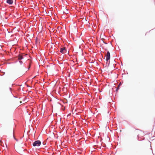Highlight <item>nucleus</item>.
Instances as JSON below:
<instances>
[{
  "mask_svg": "<svg viewBox=\"0 0 155 155\" xmlns=\"http://www.w3.org/2000/svg\"><path fill=\"white\" fill-rule=\"evenodd\" d=\"M61 13L64 14H68L69 13L68 9L66 8V7L65 6H63L61 7Z\"/></svg>",
  "mask_w": 155,
  "mask_h": 155,
  "instance_id": "1",
  "label": "nucleus"
},
{
  "mask_svg": "<svg viewBox=\"0 0 155 155\" xmlns=\"http://www.w3.org/2000/svg\"><path fill=\"white\" fill-rule=\"evenodd\" d=\"M41 144V142L40 140H36L32 144L34 147L39 146Z\"/></svg>",
  "mask_w": 155,
  "mask_h": 155,
  "instance_id": "2",
  "label": "nucleus"
},
{
  "mask_svg": "<svg viewBox=\"0 0 155 155\" xmlns=\"http://www.w3.org/2000/svg\"><path fill=\"white\" fill-rule=\"evenodd\" d=\"M106 60L108 61L110 58V53L109 51H107L105 55Z\"/></svg>",
  "mask_w": 155,
  "mask_h": 155,
  "instance_id": "3",
  "label": "nucleus"
},
{
  "mask_svg": "<svg viewBox=\"0 0 155 155\" xmlns=\"http://www.w3.org/2000/svg\"><path fill=\"white\" fill-rule=\"evenodd\" d=\"M6 2L9 5H12L13 3V0H7Z\"/></svg>",
  "mask_w": 155,
  "mask_h": 155,
  "instance_id": "4",
  "label": "nucleus"
},
{
  "mask_svg": "<svg viewBox=\"0 0 155 155\" xmlns=\"http://www.w3.org/2000/svg\"><path fill=\"white\" fill-rule=\"evenodd\" d=\"M66 50L64 48H61L60 52L62 53H64V51Z\"/></svg>",
  "mask_w": 155,
  "mask_h": 155,
  "instance_id": "5",
  "label": "nucleus"
},
{
  "mask_svg": "<svg viewBox=\"0 0 155 155\" xmlns=\"http://www.w3.org/2000/svg\"><path fill=\"white\" fill-rule=\"evenodd\" d=\"M23 56L21 55H19L18 56V59L19 60H21V59H23Z\"/></svg>",
  "mask_w": 155,
  "mask_h": 155,
  "instance_id": "6",
  "label": "nucleus"
},
{
  "mask_svg": "<svg viewBox=\"0 0 155 155\" xmlns=\"http://www.w3.org/2000/svg\"><path fill=\"white\" fill-rule=\"evenodd\" d=\"M19 62L20 63V64L21 65H22L23 64V62L22 61H21V60H19Z\"/></svg>",
  "mask_w": 155,
  "mask_h": 155,
  "instance_id": "7",
  "label": "nucleus"
},
{
  "mask_svg": "<svg viewBox=\"0 0 155 155\" xmlns=\"http://www.w3.org/2000/svg\"><path fill=\"white\" fill-rule=\"evenodd\" d=\"M101 97H100V96H99V99H101Z\"/></svg>",
  "mask_w": 155,
  "mask_h": 155,
  "instance_id": "8",
  "label": "nucleus"
},
{
  "mask_svg": "<svg viewBox=\"0 0 155 155\" xmlns=\"http://www.w3.org/2000/svg\"><path fill=\"white\" fill-rule=\"evenodd\" d=\"M99 91L100 92H101V91L99 89Z\"/></svg>",
  "mask_w": 155,
  "mask_h": 155,
  "instance_id": "9",
  "label": "nucleus"
},
{
  "mask_svg": "<svg viewBox=\"0 0 155 155\" xmlns=\"http://www.w3.org/2000/svg\"><path fill=\"white\" fill-rule=\"evenodd\" d=\"M120 84H119L118 86V87H119V86H120Z\"/></svg>",
  "mask_w": 155,
  "mask_h": 155,
  "instance_id": "10",
  "label": "nucleus"
},
{
  "mask_svg": "<svg viewBox=\"0 0 155 155\" xmlns=\"http://www.w3.org/2000/svg\"><path fill=\"white\" fill-rule=\"evenodd\" d=\"M98 138H100L99 136H98Z\"/></svg>",
  "mask_w": 155,
  "mask_h": 155,
  "instance_id": "11",
  "label": "nucleus"
},
{
  "mask_svg": "<svg viewBox=\"0 0 155 155\" xmlns=\"http://www.w3.org/2000/svg\"><path fill=\"white\" fill-rule=\"evenodd\" d=\"M102 38V37H101V36L100 38Z\"/></svg>",
  "mask_w": 155,
  "mask_h": 155,
  "instance_id": "12",
  "label": "nucleus"
},
{
  "mask_svg": "<svg viewBox=\"0 0 155 155\" xmlns=\"http://www.w3.org/2000/svg\"><path fill=\"white\" fill-rule=\"evenodd\" d=\"M102 38V37H101V36L100 38Z\"/></svg>",
  "mask_w": 155,
  "mask_h": 155,
  "instance_id": "13",
  "label": "nucleus"
}]
</instances>
